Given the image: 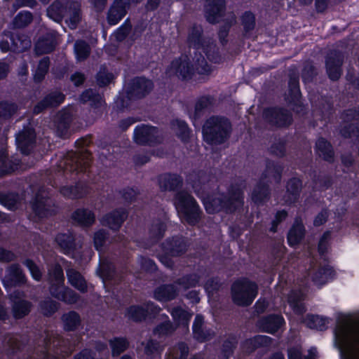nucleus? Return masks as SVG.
<instances>
[{
	"label": "nucleus",
	"instance_id": "e433bc0d",
	"mask_svg": "<svg viewBox=\"0 0 359 359\" xmlns=\"http://www.w3.org/2000/svg\"><path fill=\"white\" fill-rule=\"evenodd\" d=\"M74 52L78 60L86 59L90 53L89 46L83 41H76L74 46Z\"/></svg>",
	"mask_w": 359,
	"mask_h": 359
},
{
	"label": "nucleus",
	"instance_id": "c756f323",
	"mask_svg": "<svg viewBox=\"0 0 359 359\" xmlns=\"http://www.w3.org/2000/svg\"><path fill=\"white\" fill-rule=\"evenodd\" d=\"M49 205L50 202L48 199L37 198L32 203V209L40 217H46L49 215L48 209Z\"/></svg>",
	"mask_w": 359,
	"mask_h": 359
},
{
	"label": "nucleus",
	"instance_id": "2eb2a0df",
	"mask_svg": "<svg viewBox=\"0 0 359 359\" xmlns=\"http://www.w3.org/2000/svg\"><path fill=\"white\" fill-rule=\"evenodd\" d=\"M10 41L2 40L0 41V49L2 52H7L8 50L22 51L31 46V42L28 39L20 40L19 37L16 39L12 36Z\"/></svg>",
	"mask_w": 359,
	"mask_h": 359
},
{
	"label": "nucleus",
	"instance_id": "37998d69",
	"mask_svg": "<svg viewBox=\"0 0 359 359\" xmlns=\"http://www.w3.org/2000/svg\"><path fill=\"white\" fill-rule=\"evenodd\" d=\"M174 327L170 324V321H165L158 325L154 330V334L158 336L167 335L174 331Z\"/></svg>",
	"mask_w": 359,
	"mask_h": 359
},
{
	"label": "nucleus",
	"instance_id": "5701e85b",
	"mask_svg": "<svg viewBox=\"0 0 359 359\" xmlns=\"http://www.w3.org/2000/svg\"><path fill=\"white\" fill-rule=\"evenodd\" d=\"M67 276L69 283L75 288L81 292L86 290V283L82 276L74 269H69L67 271Z\"/></svg>",
	"mask_w": 359,
	"mask_h": 359
},
{
	"label": "nucleus",
	"instance_id": "72a5a7b5",
	"mask_svg": "<svg viewBox=\"0 0 359 359\" xmlns=\"http://www.w3.org/2000/svg\"><path fill=\"white\" fill-rule=\"evenodd\" d=\"M327 71L329 75V77L332 80H337L339 78L341 75L340 72V62L338 60L337 62L334 60H331L330 58L327 59L326 61Z\"/></svg>",
	"mask_w": 359,
	"mask_h": 359
},
{
	"label": "nucleus",
	"instance_id": "6e6d98bb",
	"mask_svg": "<svg viewBox=\"0 0 359 359\" xmlns=\"http://www.w3.org/2000/svg\"><path fill=\"white\" fill-rule=\"evenodd\" d=\"M288 359H302L299 346L291 347L288 349Z\"/></svg>",
	"mask_w": 359,
	"mask_h": 359
},
{
	"label": "nucleus",
	"instance_id": "774afa93",
	"mask_svg": "<svg viewBox=\"0 0 359 359\" xmlns=\"http://www.w3.org/2000/svg\"><path fill=\"white\" fill-rule=\"evenodd\" d=\"M71 79L76 86H79L83 83L84 80V76L82 74L76 73L72 76Z\"/></svg>",
	"mask_w": 359,
	"mask_h": 359
},
{
	"label": "nucleus",
	"instance_id": "f704fd0d",
	"mask_svg": "<svg viewBox=\"0 0 359 359\" xmlns=\"http://www.w3.org/2000/svg\"><path fill=\"white\" fill-rule=\"evenodd\" d=\"M110 346L112 355L115 356L124 351L127 348L128 343L123 338H116L110 341Z\"/></svg>",
	"mask_w": 359,
	"mask_h": 359
},
{
	"label": "nucleus",
	"instance_id": "e2e57ef3",
	"mask_svg": "<svg viewBox=\"0 0 359 359\" xmlns=\"http://www.w3.org/2000/svg\"><path fill=\"white\" fill-rule=\"evenodd\" d=\"M327 218V214L326 212H323L320 213L315 219L314 220V224L316 226H320L323 224Z\"/></svg>",
	"mask_w": 359,
	"mask_h": 359
},
{
	"label": "nucleus",
	"instance_id": "20e7f679",
	"mask_svg": "<svg viewBox=\"0 0 359 359\" xmlns=\"http://www.w3.org/2000/svg\"><path fill=\"white\" fill-rule=\"evenodd\" d=\"M48 16L54 21H59L62 17L71 29H74L81 20L80 4L70 0H58L47 10Z\"/></svg>",
	"mask_w": 359,
	"mask_h": 359
},
{
	"label": "nucleus",
	"instance_id": "423d86ee",
	"mask_svg": "<svg viewBox=\"0 0 359 359\" xmlns=\"http://www.w3.org/2000/svg\"><path fill=\"white\" fill-rule=\"evenodd\" d=\"M49 282L50 284V291L54 297L69 304L76 302V294L71 290L65 288L63 286V271L60 266H55L49 271Z\"/></svg>",
	"mask_w": 359,
	"mask_h": 359
},
{
	"label": "nucleus",
	"instance_id": "473e14b6",
	"mask_svg": "<svg viewBox=\"0 0 359 359\" xmlns=\"http://www.w3.org/2000/svg\"><path fill=\"white\" fill-rule=\"evenodd\" d=\"M65 330H72L76 328L80 323V318L75 312H69L62 317Z\"/></svg>",
	"mask_w": 359,
	"mask_h": 359
},
{
	"label": "nucleus",
	"instance_id": "3c124183",
	"mask_svg": "<svg viewBox=\"0 0 359 359\" xmlns=\"http://www.w3.org/2000/svg\"><path fill=\"white\" fill-rule=\"evenodd\" d=\"M57 304L53 301H47L41 305V309L45 315H49L56 311Z\"/></svg>",
	"mask_w": 359,
	"mask_h": 359
},
{
	"label": "nucleus",
	"instance_id": "c03bdc74",
	"mask_svg": "<svg viewBox=\"0 0 359 359\" xmlns=\"http://www.w3.org/2000/svg\"><path fill=\"white\" fill-rule=\"evenodd\" d=\"M32 20L29 12H20L15 18V25L17 27H23L31 22Z\"/></svg>",
	"mask_w": 359,
	"mask_h": 359
},
{
	"label": "nucleus",
	"instance_id": "de8ad7c7",
	"mask_svg": "<svg viewBox=\"0 0 359 359\" xmlns=\"http://www.w3.org/2000/svg\"><path fill=\"white\" fill-rule=\"evenodd\" d=\"M243 24L246 30H250L255 26V16L252 13H245L243 16Z\"/></svg>",
	"mask_w": 359,
	"mask_h": 359
},
{
	"label": "nucleus",
	"instance_id": "603ef678",
	"mask_svg": "<svg viewBox=\"0 0 359 359\" xmlns=\"http://www.w3.org/2000/svg\"><path fill=\"white\" fill-rule=\"evenodd\" d=\"M301 182L299 179L294 178L291 180L287 185V189L288 192H291L292 194H295L299 189L301 188Z\"/></svg>",
	"mask_w": 359,
	"mask_h": 359
},
{
	"label": "nucleus",
	"instance_id": "9b49d317",
	"mask_svg": "<svg viewBox=\"0 0 359 359\" xmlns=\"http://www.w3.org/2000/svg\"><path fill=\"white\" fill-rule=\"evenodd\" d=\"M158 130L154 127L140 126L135 128L134 140L137 144H146L156 140Z\"/></svg>",
	"mask_w": 359,
	"mask_h": 359
},
{
	"label": "nucleus",
	"instance_id": "f8f14e48",
	"mask_svg": "<svg viewBox=\"0 0 359 359\" xmlns=\"http://www.w3.org/2000/svg\"><path fill=\"white\" fill-rule=\"evenodd\" d=\"M224 0H207L205 15L207 20L215 23L218 21L224 11Z\"/></svg>",
	"mask_w": 359,
	"mask_h": 359
},
{
	"label": "nucleus",
	"instance_id": "7c9ffc66",
	"mask_svg": "<svg viewBox=\"0 0 359 359\" xmlns=\"http://www.w3.org/2000/svg\"><path fill=\"white\" fill-rule=\"evenodd\" d=\"M55 42L52 38L39 39L35 46V50L38 54L48 53L53 50Z\"/></svg>",
	"mask_w": 359,
	"mask_h": 359
},
{
	"label": "nucleus",
	"instance_id": "6e6552de",
	"mask_svg": "<svg viewBox=\"0 0 359 359\" xmlns=\"http://www.w3.org/2000/svg\"><path fill=\"white\" fill-rule=\"evenodd\" d=\"M175 204L183 219L191 224L198 222L201 211L194 198L188 193L183 191L177 194Z\"/></svg>",
	"mask_w": 359,
	"mask_h": 359
},
{
	"label": "nucleus",
	"instance_id": "aec40b11",
	"mask_svg": "<svg viewBox=\"0 0 359 359\" xmlns=\"http://www.w3.org/2000/svg\"><path fill=\"white\" fill-rule=\"evenodd\" d=\"M304 236V229L301 222L296 221L287 236L288 243L291 246L297 245Z\"/></svg>",
	"mask_w": 359,
	"mask_h": 359
},
{
	"label": "nucleus",
	"instance_id": "a18cd8bd",
	"mask_svg": "<svg viewBox=\"0 0 359 359\" xmlns=\"http://www.w3.org/2000/svg\"><path fill=\"white\" fill-rule=\"evenodd\" d=\"M162 350L163 348L159 344L153 341H149L145 346L144 351L147 355H152L160 353Z\"/></svg>",
	"mask_w": 359,
	"mask_h": 359
},
{
	"label": "nucleus",
	"instance_id": "6ab92c4d",
	"mask_svg": "<svg viewBox=\"0 0 359 359\" xmlns=\"http://www.w3.org/2000/svg\"><path fill=\"white\" fill-rule=\"evenodd\" d=\"M176 295V289L172 285L161 286L156 288L154 293V298L159 302L170 301Z\"/></svg>",
	"mask_w": 359,
	"mask_h": 359
},
{
	"label": "nucleus",
	"instance_id": "4c0bfd02",
	"mask_svg": "<svg viewBox=\"0 0 359 359\" xmlns=\"http://www.w3.org/2000/svg\"><path fill=\"white\" fill-rule=\"evenodd\" d=\"M181 182L180 179L177 176L166 175L160 181V185L164 189H172L177 187Z\"/></svg>",
	"mask_w": 359,
	"mask_h": 359
},
{
	"label": "nucleus",
	"instance_id": "79ce46f5",
	"mask_svg": "<svg viewBox=\"0 0 359 359\" xmlns=\"http://www.w3.org/2000/svg\"><path fill=\"white\" fill-rule=\"evenodd\" d=\"M56 241L65 251L69 250L73 245V238L69 234L58 235L56 238Z\"/></svg>",
	"mask_w": 359,
	"mask_h": 359
},
{
	"label": "nucleus",
	"instance_id": "f3484780",
	"mask_svg": "<svg viewBox=\"0 0 359 359\" xmlns=\"http://www.w3.org/2000/svg\"><path fill=\"white\" fill-rule=\"evenodd\" d=\"M126 217V212L121 210H116L110 214L106 215L102 219L101 223L104 226H107L111 229L116 230L121 226Z\"/></svg>",
	"mask_w": 359,
	"mask_h": 359
},
{
	"label": "nucleus",
	"instance_id": "5fc2aeb1",
	"mask_svg": "<svg viewBox=\"0 0 359 359\" xmlns=\"http://www.w3.org/2000/svg\"><path fill=\"white\" fill-rule=\"evenodd\" d=\"M330 238V233L325 232L320 238L318 244V250L320 253L323 254L326 252L328 247V240Z\"/></svg>",
	"mask_w": 359,
	"mask_h": 359
},
{
	"label": "nucleus",
	"instance_id": "412c9836",
	"mask_svg": "<svg viewBox=\"0 0 359 359\" xmlns=\"http://www.w3.org/2000/svg\"><path fill=\"white\" fill-rule=\"evenodd\" d=\"M23 280L24 276L22 273L21 270L17 265H13L8 270V274L3 280V283L6 288H8L10 286H12L17 283L22 282Z\"/></svg>",
	"mask_w": 359,
	"mask_h": 359
},
{
	"label": "nucleus",
	"instance_id": "bf43d9fd",
	"mask_svg": "<svg viewBox=\"0 0 359 359\" xmlns=\"http://www.w3.org/2000/svg\"><path fill=\"white\" fill-rule=\"evenodd\" d=\"M11 108L13 106L7 103L0 104V116H7L11 114Z\"/></svg>",
	"mask_w": 359,
	"mask_h": 359
},
{
	"label": "nucleus",
	"instance_id": "9d476101",
	"mask_svg": "<svg viewBox=\"0 0 359 359\" xmlns=\"http://www.w3.org/2000/svg\"><path fill=\"white\" fill-rule=\"evenodd\" d=\"M265 119L278 126H285L291 123V116L285 111L278 109H269L264 111Z\"/></svg>",
	"mask_w": 359,
	"mask_h": 359
},
{
	"label": "nucleus",
	"instance_id": "0e129e2a",
	"mask_svg": "<svg viewBox=\"0 0 359 359\" xmlns=\"http://www.w3.org/2000/svg\"><path fill=\"white\" fill-rule=\"evenodd\" d=\"M267 195V190L265 189H262L259 193H257L255 190L252 194V199L255 202H258L262 199L263 196H266Z\"/></svg>",
	"mask_w": 359,
	"mask_h": 359
},
{
	"label": "nucleus",
	"instance_id": "4be33fe9",
	"mask_svg": "<svg viewBox=\"0 0 359 359\" xmlns=\"http://www.w3.org/2000/svg\"><path fill=\"white\" fill-rule=\"evenodd\" d=\"M64 95L60 93H53L48 95L41 103L36 106L34 108L35 113H39L43 108L48 107H55L62 102Z\"/></svg>",
	"mask_w": 359,
	"mask_h": 359
},
{
	"label": "nucleus",
	"instance_id": "a211bd4d",
	"mask_svg": "<svg viewBox=\"0 0 359 359\" xmlns=\"http://www.w3.org/2000/svg\"><path fill=\"white\" fill-rule=\"evenodd\" d=\"M153 88L151 81L144 78H137L133 81L132 96L141 97L144 96Z\"/></svg>",
	"mask_w": 359,
	"mask_h": 359
},
{
	"label": "nucleus",
	"instance_id": "052dcab7",
	"mask_svg": "<svg viewBox=\"0 0 359 359\" xmlns=\"http://www.w3.org/2000/svg\"><path fill=\"white\" fill-rule=\"evenodd\" d=\"M14 255L10 251L0 248V261L8 262L13 259Z\"/></svg>",
	"mask_w": 359,
	"mask_h": 359
},
{
	"label": "nucleus",
	"instance_id": "a19ab883",
	"mask_svg": "<svg viewBox=\"0 0 359 359\" xmlns=\"http://www.w3.org/2000/svg\"><path fill=\"white\" fill-rule=\"evenodd\" d=\"M172 128L182 139H185L189 135L188 127L184 121L177 120L173 122Z\"/></svg>",
	"mask_w": 359,
	"mask_h": 359
},
{
	"label": "nucleus",
	"instance_id": "69168bd1",
	"mask_svg": "<svg viewBox=\"0 0 359 359\" xmlns=\"http://www.w3.org/2000/svg\"><path fill=\"white\" fill-rule=\"evenodd\" d=\"M94 96V92L92 90H88L82 94L81 99L83 102H86L93 100Z\"/></svg>",
	"mask_w": 359,
	"mask_h": 359
},
{
	"label": "nucleus",
	"instance_id": "09e8293b",
	"mask_svg": "<svg viewBox=\"0 0 359 359\" xmlns=\"http://www.w3.org/2000/svg\"><path fill=\"white\" fill-rule=\"evenodd\" d=\"M25 264L29 269L33 278L39 280L41 276L39 268L31 260H26Z\"/></svg>",
	"mask_w": 359,
	"mask_h": 359
},
{
	"label": "nucleus",
	"instance_id": "4468645a",
	"mask_svg": "<svg viewBox=\"0 0 359 359\" xmlns=\"http://www.w3.org/2000/svg\"><path fill=\"white\" fill-rule=\"evenodd\" d=\"M130 0H115L108 14V21L111 25H116L126 15Z\"/></svg>",
	"mask_w": 359,
	"mask_h": 359
},
{
	"label": "nucleus",
	"instance_id": "2f4dec72",
	"mask_svg": "<svg viewBox=\"0 0 359 359\" xmlns=\"http://www.w3.org/2000/svg\"><path fill=\"white\" fill-rule=\"evenodd\" d=\"M187 355L188 348L184 344L182 343L170 351L166 359H186Z\"/></svg>",
	"mask_w": 359,
	"mask_h": 359
},
{
	"label": "nucleus",
	"instance_id": "49530a36",
	"mask_svg": "<svg viewBox=\"0 0 359 359\" xmlns=\"http://www.w3.org/2000/svg\"><path fill=\"white\" fill-rule=\"evenodd\" d=\"M199 281V278L196 275H191L189 277L184 278L180 283V285H182L185 289L189 288L191 287H195Z\"/></svg>",
	"mask_w": 359,
	"mask_h": 359
},
{
	"label": "nucleus",
	"instance_id": "4d7b16f0",
	"mask_svg": "<svg viewBox=\"0 0 359 359\" xmlns=\"http://www.w3.org/2000/svg\"><path fill=\"white\" fill-rule=\"evenodd\" d=\"M61 192L63 195L71 197V198H76V197H80L81 195L77 191V188L76 187H63L61 189Z\"/></svg>",
	"mask_w": 359,
	"mask_h": 359
},
{
	"label": "nucleus",
	"instance_id": "58836bf2",
	"mask_svg": "<svg viewBox=\"0 0 359 359\" xmlns=\"http://www.w3.org/2000/svg\"><path fill=\"white\" fill-rule=\"evenodd\" d=\"M49 67V60L48 58H43L39 63L37 69L34 74V79L37 81H41L46 74Z\"/></svg>",
	"mask_w": 359,
	"mask_h": 359
},
{
	"label": "nucleus",
	"instance_id": "1a4fd4ad",
	"mask_svg": "<svg viewBox=\"0 0 359 359\" xmlns=\"http://www.w3.org/2000/svg\"><path fill=\"white\" fill-rule=\"evenodd\" d=\"M160 310V308L151 302H147L141 306H131L126 313V316L135 321L142 320L147 315L155 314Z\"/></svg>",
	"mask_w": 359,
	"mask_h": 359
},
{
	"label": "nucleus",
	"instance_id": "a878e982",
	"mask_svg": "<svg viewBox=\"0 0 359 359\" xmlns=\"http://www.w3.org/2000/svg\"><path fill=\"white\" fill-rule=\"evenodd\" d=\"M333 275L332 269L327 266L317 271L313 276V280L317 285L321 286L331 280Z\"/></svg>",
	"mask_w": 359,
	"mask_h": 359
},
{
	"label": "nucleus",
	"instance_id": "680f3d73",
	"mask_svg": "<svg viewBox=\"0 0 359 359\" xmlns=\"http://www.w3.org/2000/svg\"><path fill=\"white\" fill-rule=\"evenodd\" d=\"M286 215L287 213L285 211H280L277 212L276 219L273 222V226L271 229L273 231H276L275 226H276L282 219H285Z\"/></svg>",
	"mask_w": 359,
	"mask_h": 359
},
{
	"label": "nucleus",
	"instance_id": "b1692460",
	"mask_svg": "<svg viewBox=\"0 0 359 359\" xmlns=\"http://www.w3.org/2000/svg\"><path fill=\"white\" fill-rule=\"evenodd\" d=\"M73 219L83 226L92 224L95 221L94 214L88 210L79 209L73 214Z\"/></svg>",
	"mask_w": 359,
	"mask_h": 359
},
{
	"label": "nucleus",
	"instance_id": "13d9d810",
	"mask_svg": "<svg viewBox=\"0 0 359 359\" xmlns=\"http://www.w3.org/2000/svg\"><path fill=\"white\" fill-rule=\"evenodd\" d=\"M112 79L113 76L111 74L99 73L97 75V82L100 86L108 84Z\"/></svg>",
	"mask_w": 359,
	"mask_h": 359
},
{
	"label": "nucleus",
	"instance_id": "0eeeda50",
	"mask_svg": "<svg viewBox=\"0 0 359 359\" xmlns=\"http://www.w3.org/2000/svg\"><path fill=\"white\" fill-rule=\"evenodd\" d=\"M257 294V285L248 279L238 280L231 286L232 299L237 305L251 304Z\"/></svg>",
	"mask_w": 359,
	"mask_h": 359
},
{
	"label": "nucleus",
	"instance_id": "393cba45",
	"mask_svg": "<svg viewBox=\"0 0 359 359\" xmlns=\"http://www.w3.org/2000/svg\"><path fill=\"white\" fill-rule=\"evenodd\" d=\"M305 323L310 328L323 330L327 327L330 320L323 316L309 315L307 316Z\"/></svg>",
	"mask_w": 359,
	"mask_h": 359
},
{
	"label": "nucleus",
	"instance_id": "cd10ccee",
	"mask_svg": "<svg viewBox=\"0 0 359 359\" xmlns=\"http://www.w3.org/2000/svg\"><path fill=\"white\" fill-rule=\"evenodd\" d=\"M171 315L175 323L179 325H183L187 328L189 322L192 316V314L181 308H175L172 312Z\"/></svg>",
	"mask_w": 359,
	"mask_h": 359
},
{
	"label": "nucleus",
	"instance_id": "ddd939ff",
	"mask_svg": "<svg viewBox=\"0 0 359 359\" xmlns=\"http://www.w3.org/2000/svg\"><path fill=\"white\" fill-rule=\"evenodd\" d=\"M285 323L282 316L278 315L269 316L260 319L257 323V327L263 332L274 333Z\"/></svg>",
	"mask_w": 359,
	"mask_h": 359
},
{
	"label": "nucleus",
	"instance_id": "864d4df0",
	"mask_svg": "<svg viewBox=\"0 0 359 359\" xmlns=\"http://www.w3.org/2000/svg\"><path fill=\"white\" fill-rule=\"evenodd\" d=\"M105 238L106 236L104 231H99L95 233L94 236V244L97 250H100L102 247Z\"/></svg>",
	"mask_w": 359,
	"mask_h": 359
},
{
	"label": "nucleus",
	"instance_id": "dca6fc26",
	"mask_svg": "<svg viewBox=\"0 0 359 359\" xmlns=\"http://www.w3.org/2000/svg\"><path fill=\"white\" fill-rule=\"evenodd\" d=\"M34 137L35 135L34 130L31 128H27L17 135V147L20 149L22 153L27 154L29 152V148L31 147Z\"/></svg>",
	"mask_w": 359,
	"mask_h": 359
},
{
	"label": "nucleus",
	"instance_id": "8fccbe9b",
	"mask_svg": "<svg viewBox=\"0 0 359 359\" xmlns=\"http://www.w3.org/2000/svg\"><path fill=\"white\" fill-rule=\"evenodd\" d=\"M6 155L4 151H0V175L9 172L11 168L7 165Z\"/></svg>",
	"mask_w": 359,
	"mask_h": 359
},
{
	"label": "nucleus",
	"instance_id": "39448f33",
	"mask_svg": "<svg viewBox=\"0 0 359 359\" xmlns=\"http://www.w3.org/2000/svg\"><path fill=\"white\" fill-rule=\"evenodd\" d=\"M230 128L228 120L224 118L212 117L203 128L204 140L209 144L221 143L226 137Z\"/></svg>",
	"mask_w": 359,
	"mask_h": 359
},
{
	"label": "nucleus",
	"instance_id": "c9c22d12",
	"mask_svg": "<svg viewBox=\"0 0 359 359\" xmlns=\"http://www.w3.org/2000/svg\"><path fill=\"white\" fill-rule=\"evenodd\" d=\"M30 306L24 300H19L13 305V315L15 318H20L27 315L29 311Z\"/></svg>",
	"mask_w": 359,
	"mask_h": 359
},
{
	"label": "nucleus",
	"instance_id": "bb28decb",
	"mask_svg": "<svg viewBox=\"0 0 359 359\" xmlns=\"http://www.w3.org/2000/svg\"><path fill=\"white\" fill-rule=\"evenodd\" d=\"M316 151L319 156H322L326 161H331L333 156L332 147L323 138H320L316 142Z\"/></svg>",
	"mask_w": 359,
	"mask_h": 359
},
{
	"label": "nucleus",
	"instance_id": "c85d7f7f",
	"mask_svg": "<svg viewBox=\"0 0 359 359\" xmlns=\"http://www.w3.org/2000/svg\"><path fill=\"white\" fill-rule=\"evenodd\" d=\"M302 294L292 292L288 297L287 302L290 308L297 314H301L304 311V306L301 303Z\"/></svg>",
	"mask_w": 359,
	"mask_h": 359
},
{
	"label": "nucleus",
	"instance_id": "ea45409f",
	"mask_svg": "<svg viewBox=\"0 0 359 359\" xmlns=\"http://www.w3.org/2000/svg\"><path fill=\"white\" fill-rule=\"evenodd\" d=\"M203 323V318L201 316H196L193 324V331L195 337L198 340H205L207 339V337L203 334V330H201Z\"/></svg>",
	"mask_w": 359,
	"mask_h": 359
},
{
	"label": "nucleus",
	"instance_id": "f257e3e1",
	"mask_svg": "<svg viewBox=\"0 0 359 359\" xmlns=\"http://www.w3.org/2000/svg\"><path fill=\"white\" fill-rule=\"evenodd\" d=\"M189 41L191 46L194 49L193 60L196 70L199 74L206 75L210 74L212 68L207 64L201 53L203 52L212 62H219L221 57L218 54L215 45L209 41L201 39L200 29H197L189 36ZM194 72V65L191 66L189 65V58L187 56H182L178 60H174L169 69V74L170 75L175 74L184 79L191 77Z\"/></svg>",
	"mask_w": 359,
	"mask_h": 359
},
{
	"label": "nucleus",
	"instance_id": "7ed1b4c3",
	"mask_svg": "<svg viewBox=\"0 0 359 359\" xmlns=\"http://www.w3.org/2000/svg\"><path fill=\"white\" fill-rule=\"evenodd\" d=\"M205 188L206 186L204 185L201 191L198 184L194 185L196 194L202 199L204 207L208 213H215L224 208L231 211L243 204V194L238 189L231 194L229 203L226 204L222 202L220 194L205 196L204 189Z\"/></svg>",
	"mask_w": 359,
	"mask_h": 359
},
{
	"label": "nucleus",
	"instance_id": "f03ea898",
	"mask_svg": "<svg viewBox=\"0 0 359 359\" xmlns=\"http://www.w3.org/2000/svg\"><path fill=\"white\" fill-rule=\"evenodd\" d=\"M333 344L341 359H359V318L341 315L334 330Z\"/></svg>",
	"mask_w": 359,
	"mask_h": 359
},
{
	"label": "nucleus",
	"instance_id": "338daca9",
	"mask_svg": "<svg viewBox=\"0 0 359 359\" xmlns=\"http://www.w3.org/2000/svg\"><path fill=\"white\" fill-rule=\"evenodd\" d=\"M74 359H95V357L92 356L91 352L88 350H84L81 352L79 355L75 356ZM97 359V358H96Z\"/></svg>",
	"mask_w": 359,
	"mask_h": 359
}]
</instances>
